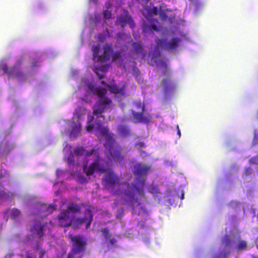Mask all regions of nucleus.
I'll use <instances>...</instances> for the list:
<instances>
[{
  "instance_id": "obj_29",
  "label": "nucleus",
  "mask_w": 258,
  "mask_h": 258,
  "mask_svg": "<svg viewBox=\"0 0 258 258\" xmlns=\"http://www.w3.org/2000/svg\"><path fill=\"white\" fill-rule=\"evenodd\" d=\"M101 70V68H94L93 70L94 73L97 75V77L100 80L103 79L104 77V73H100L101 72L100 71Z\"/></svg>"
},
{
  "instance_id": "obj_34",
  "label": "nucleus",
  "mask_w": 258,
  "mask_h": 258,
  "mask_svg": "<svg viewBox=\"0 0 258 258\" xmlns=\"http://www.w3.org/2000/svg\"><path fill=\"white\" fill-rule=\"evenodd\" d=\"M103 15L105 19H108L111 18V13L109 11L106 10L104 11Z\"/></svg>"
},
{
  "instance_id": "obj_51",
  "label": "nucleus",
  "mask_w": 258,
  "mask_h": 258,
  "mask_svg": "<svg viewBox=\"0 0 258 258\" xmlns=\"http://www.w3.org/2000/svg\"><path fill=\"white\" fill-rule=\"evenodd\" d=\"M4 177V175L1 174L0 175V186L2 185V182L1 181V179Z\"/></svg>"
},
{
  "instance_id": "obj_25",
  "label": "nucleus",
  "mask_w": 258,
  "mask_h": 258,
  "mask_svg": "<svg viewBox=\"0 0 258 258\" xmlns=\"http://www.w3.org/2000/svg\"><path fill=\"white\" fill-rule=\"evenodd\" d=\"M21 215V212L17 209H13L10 213L11 218L13 219H16Z\"/></svg>"
},
{
  "instance_id": "obj_39",
  "label": "nucleus",
  "mask_w": 258,
  "mask_h": 258,
  "mask_svg": "<svg viewBox=\"0 0 258 258\" xmlns=\"http://www.w3.org/2000/svg\"><path fill=\"white\" fill-rule=\"evenodd\" d=\"M249 163L251 164H258V157H254L249 160Z\"/></svg>"
},
{
  "instance_id": "obj_52",
  "label": "nucleus",
  "mask_w": 258,
  "mask_h": 258,
  "mask_svg": "<svg viewBox=\"0 0 258 258\" xmlns=\"http://www.w3.org/2000/svg\"><path fill=\"white\" fill-rule=\"evenodd\" d=\"M138 144L141 147L144 146V144L143 142H140Z\"/></svg>"
},
{
  "instance_id": "obj_14",
  "label": "nucleus",
  "mask_w": 258,
  "mask_h": 258,
  "mask_svg": "<svg viewBox=\"0 0 258 258\" xmlns=\"http://www.w3.org/2000/svg\"><path fill=\"white\" fill-rule=\"evenodd\" d=\"M132 114L136 123H144L148 124L151 119V115H145L143 112H137L132 111Z\"/></svg>"
},
{
  "instance_id": "obj_12",
  "label": "nucleus",
  "mask_w": 258,
  "mask_h": 258,
  "mask_svg": "<svg viewBox=\"0 0 258 258\" xmlns=\"http://www.w3.org/2000/svg\"><path fill=\"white\" fill-rule=\"evenodd\" d=\"M158 24L159 22L157 19H147V22L143 24V32L144 33L158 32L160 29Z\"/></svg>"
},
{
  "instance_id": "obj_23",
  "label": "nucleus",
  "mask_w": 258,
  "mask_h": 258,
  "mask_svg": "<svg viewBox=\"0 0 258 258\" xmlns=\"http://www.w3.org/2000/svg\"><path fill=\"white\" fill-rule=\"evenodd\" d=\"M148 191L152 194H157L160 193L159 189L158 186L153 184L149 186Z\"/></svg>"
},
{
  "instance_id": "obj_40",
  "label": "nucleus",
  "mask_w": 258,
  "mask_h": 258,
  "mask_svg": "<svg viewBox=\"0 0 258 258\" xmlns=\"http://www.w3.org/2000/svg\"><path fill=\"white\" fill-rule=\"evenodd\" d=\"M151 12L156 15H158L159 13L158 9L156 7H153L151 9Z\"/></svg>"
},
{
  "instance_id": "obj_22",
  "label": "nucleus",
  "mask_w": 258,
  "mask_h": 258,
  "mask_svg": "<svg viewBox=\"0 0 258 258\" xmlns=\"http://www.w3.org/2000/svg\"><path fill=\"white\" fill-rule=\"evenodd\" d=\"M132 46L134 51L136 53H139L142 52L143 50V46L140 42H134L132 44Z\"/></svg>"
},
{
  "instance_id": "obj_26",
  "label": "nucleus",
  "mask_w": 258,
  "mask_h": 258,
  "mask_svg": "<svg viewBox=\"0 0 258 258\" xmlns=\"http://www.w3.org/2000/svg\"><path fill=\"white\" fill-rule=\"evenodd\" d=\"M89 151L86 152L83 147H77V148L75 149V150L74 151V153L77 156H82V155H85V156H86V154Z\"/></svg>"
},
{
  "instance_id": "obj_3",
  "label": "nucleus",
  "mask_w": 258,
  "mask_h": 258,
  "mask_svg": "<svg viewBox=\"0 0 258 258\" xmlns=\"http://www.w3.org/2000/svg\"><path fill=\"white\" fill-rule=\"evenodd\" d=\"M91 156L95 158L93 162L89 166L87 162L83 165V171L86 175L90 176L95 172L105 173L109 170V162L100 157L97 151L94 149L90 150L86 154V158Z\"/></svg>"
},
{
  "instance_id": "obj_37",
  "label": "nucleus",
  "mask_w": 258,
  "mask_h": 258,
  "mask_svg": "<svg viewBox=\"0 0 258 258\" xmlns=\"http://www.w3.org/2000/svg\"><path fill=\"white\" fill-rule=\"evenodd\" d=\"M10 197L9 194L6 193L4 190L0 191V198L4 199L6 198H8Z\"/></svg>"
},
{
  "instance_id": "obj_48",
  "label": "nucleus",
  "mask_w": 258,
  "mask_h": 258,
  "mask_svg": "<svg viewBox=\"0 0 258 258\" xmlns=\"http://www.w3.org/2000/svg\"><path fill=\"white\" fill-rule=\"evenodd\" d=\"M116 242V240L115 238H112L110 239V243L111 245H113Z\"/></svg>"
},
{
  "instance_id": "obj_28",
  "label": "nucleus",
  "mask_w": 258,
  "mask_h": 258,
  "mask_svg": "<svg viewBox=\"0 0 258 258\" xmlns=\"http://www.w3.org/2000/svg\"><path fill=\"white\" fill-rule=\"evenodd\" d=\"M222 243L225 246H230L232 244V240L229 235H226L223 238Z\"/></svg>"
},
{
  "instance_id": "obj_33",
  "label": "nucleus",
  "mask_w": 258,
  "mask_h": 258,
  "mask_svg": "<svg viewBox=\"0 0 258 258\" xmlns=\"http://www.w3.org/2000/svg\"><path fill=\"white\" fill-rule=\"evenodd\" d=\"M252 173H253L252 170L250 168L247 167V168H246L244 170V175L245 176H249V175L252 174Z\"/></svg>"
},
{
  "instance_id": "obj_27",
  "label": "nucleus",
  "mask_w": 258,
  "mask_h": 258,
  "mask_svg": "<svg viewBox=\"0 0 258 258\" xmlns=\"http://www.w3.org/2000/svg\"><path fill=\"white\" fill-rule=\"evenodd\" d=\"M247 247V243L244 240H240L237 245V250L241 251L245 249Z\"/></svg>"
},
{
  "instance_id": "obj_30",
  "label": "nucleus",
  "mask_w": 258,
  "mask_h": 258,
  "mask_svg": "<svg viewBox=\"0 0 258 258\" xmlns=\"http://www.w3.org/2000/svg\"><path fill=\"white\" fill-rule=\"evenodd\" d=\"M158 14L161 20L162 21H166L168 18V16L164 10H161Z\"/></svg>"
},
{
  "instance_id": "obj_9",
  "label": "nucleus",
  "mask_w": 258,
  "mask_h": 258,
  "mask_svg": "<svg viewBox=\"0 0 258 258\" xmlns=\"http://www.w3.org/2000/svg\"><path fill=\"white\" fill-rule=\"evenodd\" d=\"M111 100L107 97H103L98 101L97 108H94L93 110L94 115L97 117H103L102 115L105 109L109 108V106L111 103Z\"/></svg>"
},
{
  "instance_id": "obj_7",
  "label": "nucleus",
  "mask_w": 258,
  "mask_h": 258,
  "mask_svg": "<svg viewBox=\"0 0 258 258\" xmlns=\"http://www.w3.org/2000/svg\"><path fill=\"white\" fill-rule=\"evenodd\" d=\"M120 182V178L110 168L102 178V183L106 188H113Z\"/></svg>"
},
{
  "instance_id": "obj_18",
  "label": "nucleus",
  "mask_w": 258,
  "mask_h": 258,
  "mask_svg": "<svg viewBox=\"0 0 258 258\" xmlns=\"http://www.w3.org/2000/svg\"><path fill=\"white\" fill-rule=\"evenodd\" d=\"M133 21L131 16L128 15H121L117 18L116 22L119 24L121 27L126 25L128 22Z\"/></svg>"
},
{
  "instance_id": "obj_44",
  "label": "nucleus",
  "mask_w": 258,
  "mask_h": 258,
  "mask_svg": "<svg viewBox=\"0 0 258 258\" xmlns=\"http://www.w3.org/2000/svg\"><path fill=\"white\" fill-rule=\"evenodd\" d=\"M26 258H36L35 255H33L32 253H27Z\"/></svg>"
},
{
  "instance_id": "obj_15",
  "label": "nucleus",
  "mask_w": 258,
  "mask_h": 258,
  "mask_svg": "<svg viewBox=\"0 0 258 258\" xmlns=\"http://www.w3.org/2000/svg\"><path fill=\"white\" fill-rule=\"evenodd\" d=\"M88 87L93 94L98 96L100 99L103 98L107 93V90L105 88H95L93 85H89Z\"/></svg>"
},
{
  "instance_id": "obj_41",
  "label": "nucleus",
  "mask_w": 258,
  "mask_h": 258,
  "mask_svg": "<svg viewBox=\"0 0 258 258\" xmlns=\"http://www.w3.org/2000/svg\"><path fill=\"white\" fill-rule=\"evenodd\" d=\"M67 162L68 164H74V160L73 159V156L71 155L70 156L68 157Z\"/></svg>"
},
{
  "instance_id": "obj_45",
  "label": "nucleus",
  "mask_w": 258,
  "mask_h": 258,
  "mask_svg": "<svg viewBox=\"0 0 258 258\" xmlns=\"http://www.w3.org/2000/svg\"><path fill=\"white\" fill-rule=\"evenodd\" d=\"M45 253V251L44 250H41L39 252V258H43V256Z\"/></svg>"
},
{
  "instance_id": "obj_2",
  "label": "nucleus",
  "mask_w": 258,
  "mask_h": 258,
  "mask_svg": "<svg viewBox=\"0 0 258 258\" xmlns=\"http://www.w3.org/2000/svg\"><path fill=\"white\" fill-rule=\"evenodd\" d=\"M98 128L100 134L105 137L106 141L104 146L108 150L112 160L116 162H123L124 157L121 153L122 149L113 138L114 135L109 133L107 127H102L101 124H99Z\"/></svg>"
},
{
  "instance_id": "obj_49",
  "label": "nucleus",
  "mask_w": 258,
  "mask_h": 258,
  "mask_svg": "<svg viewBox=\"0 0 258 258\" xmlns=\"http://www.w3.org/2000/svg\"><path fill=\"white\" fill-rule=\"evenodd\" d=\"M177 134L178 135L179 137H180L181 136V132L179 130L178 125H177Z\"/></svg>"
},
{
  "instance_id": "obj_19",
  "label": "nucleus",
  "mask_w": 258,
  "mask_h": 258,
  "mask_svg": "<svg viewBox=\"0 0 258 258\" xmlns=\"http://www.w3.org/2000/svg\"><path fill=\"white\" fill-rule=\"evenodd\" d=\"M101 83L103 85L106 86L111 92H112L115 94H119L120 95L124 94L123 89L119 88L115 85H106V84L104 81H102Z\"/></svg>"
},
{
  "instance_id": "obj_43",
  "label": "nucleus",
  "mask_w": 258,
  "mask_h": 258,
  "mask_svg": "<svg viewBox=\"0 0 258 258\" xmlns=\"http://www.w3.org/2000/svg\"><path fill=\"white\" fill-rule=\"evenodd\" d=\"M124 35L123 33H118L117 34V40H119L120 39L122 38V37Z\"/></svg>"
},
{
  "instance_id": "obj_38",
  "label": "nucleus",
  "mask_w": 258,
  "mask_h": 258,
  "mask_svg": "<svg viewBox=\"0 0 258 258\" xmlns=\"http://www.w3.org/2000/svg\"><path fill=\"white\" fill-rule=\"evenodd\" d=\"M128 182H124L123 183L124 184H125V185H126V187H127V183ZM126 189V187H125V188H123L121 190H120L119 188L117 189L116 191V194L117 195H118V196H119L120 197V199H121V192H122V191H123L124 189ZM121 202H122V200H121ZM120 204H121V202H120Z\"/></svg>"
},
{
  "instance_id": "obj_16",
  "label": "nucleus",
  "mask_w": 258,
  "mask_h": 258,
  "mask_svg": "<svg viewBox=\"0 0 258 258\" xmlns=\"http://www.w3.org/2000/svg\"><path fill=\"white\" fill-rule=\"evenodd\" d=\"M118 133L122 137H126L132 135V133L129 127L124 124H121L117 126Z\"/></svg>"
},
{
  "instance_id": "obj_46",
  "label": "nucleus",
  "mask_w": 258,
  "mask_h": 258,
  "mask_svg": "<svg viewBox=\"0 0 258 258\" xmlns=\"http://www.w3.org/2000/svg\"><path fill=\"white\" fill-rule=\"evenodd\" d=\"M97 68H101L102 70L100 71L101 73H105L106 71V67L105 66L97 67Z\"/></svg>"
},
{
  "instance_id": "obj_20",
  "label": "nucleus",
  "mask_w": 258,
  "mask_h": 258,
  "mask_svg": "<svg viewBox=\"0 0 258 258\" xmlns=\"http://www.w3.org/2000/svg\"><path fill=\"white\" fill-rule=\"evenodd\" d=\"M81 210V207L80 205L72 203L68 206L67 209L65 211H69V214L72 215V214H75L79 212Z\"/></svg>"
},
{
  "instance_id": "obj_42",
  "label": "nucleus",
  "mask_w": 258,
  "mask_h": 258,
  "mask_svg": "<svg viewBox=\"0 0 258 258\" xmlns=\"http://www.w3.org/2000/svg\"><path fill=\"white\" fill-rule=\"evenodd\" d=\"M89 124L86 126V130L88 132H91L94 127L93 124L91 123H88Z\"/></svg>"
},
{
  "instance_id": "obj_35",
  "label": "nucleus",
  "mask_w": 258,
  "mask_h": 258,
  "mask_svg": "<svg viewBox=\"0 0 258 258\" xmlns=\"http://www.w3.org/2000/svg\"><path fill=\"white\" fill-rule=\"evenodd\" d=\"M120 56V53L118 52H116L114 53L112 55V60L115 61L117 59H118Z\"/></svg>"
},
{
  "instance_id": "obj_1",
  "label": "nucleus",
  "mask_w": 258,
  "mask_h": 258,
  "mask_svg": "<svg viewBox=\"0 0 258 258\" xmlns=\"http://www.w3.org/2000/svg\"><path fill=\"white\" fill-rule=\"evenodd\" d=\"M151 166L142 163H136L132 170L133 175L135 176L133 182L127 183L126 189L121 192V205L125 206L127 209L130 208L135 213L137 207L140 206L141 210L138 212L139 215L141 212L147 213L144 206L138 196L144 197V186L149 172Z\"/></svg>"
},
{
  "instance_id": "obj_53",
  "label": "nucleus",
  "mask_w": 258,
  "mask_h": 258,
  "mask_svg": "<svg viewBox=\"0 0 258 258\" xmlns=\"http://www.w3.org/2000/svg\"><path fill=\"white\" fill-rule=\"evenodd\" d=\"M36 66V65H35V64H32V67H34V66Z\"/></svg>"
},
{
  "instance_id": "obj_10",
  "label": "nucleus",
  "mask_w": 258,
  "mask_h": 258,
  "mask_svg": "<svg viewBox=\"0 0 258 258\" xmlns=\"http://www.w3.org/2000/svg\"><path fill=\"white\" fill-rule=\"evenodd\" d=\"M59 225L61 227H68L72 224L73 215L69 214V211L62 210L57 217Z\"/></svg>"
},
{
  "instance_id": "obj_36",
  "label": "nucleus",
  "mask_w": 258,
  "mask_h": 258,
  "mask_svg": "<svg viewBox=\"0 0 258 258\" xmlns=\"http://www.w3.org/2000/svg\"><path fill=\"white\" fill-rule=\"evenodd\" d=\"M135 105H136V106L137 107V108H142V111H144L145 106L144 105H142L141 102H140V101L137 102L136 103Z\"/></svg>"
},
{
  "instance_id": "obj_17",
  "label": "nucleus",
  "mask_w": 258,
  "mask_h": 258,
  "mask_svg": "<svg viewBox=\"0 0 258 258\" xmlns=\"http://www.w3.org/2000/svg\"><path fill=\"white\" fill-rule=\"evenodd\" d=\"M43 228L44 226L40 222L37 221L34 224L31 231H34L37 236L40 238L44 235Z\"/></svg>"
},
{
  "instance_id": "obj_54",
  "label": "nucleus",
  "mask_w": 258,
  "mask_h": 258,
  "mask_svg": "<svg viewBox=\"0 0 258 258\" xmlns=\"http://www.w3.org/2000/svg\"><path fill=\"white\" fill-rule=\"evenodd\" d=\"M123 184H124L123 183H122L121 184V185H123Z\"/></svg>"
},
{
  "instance_id": "obj_4",
  "label": "nucleus",
  "mask_w": 258,
  "mask_h": 258,
  "mask_svg": "<svg viewBox=\"0 0 258 258\" xmlns=\"http://www.w3.org/2000/svg\"><path fill=\"white\" fill-rule=\"evenodd\" d=\"M70 239L73 244L68 258H74L77 255H78V258H82L86 249V241L80 235L71 236Z\"/></svg>"
},
{
  "instance_id": "obj_24",
  "label": "nucleus",
  "mask_w": 258,
  "mask_h": 258,
  "mask_svg": "<svg viewBox=\"0 0 258 258\" xmlns=\"http://www.w3.org/2000/svg\"><path fill=\"white\" fill-rule=\"evenodd\" d=\"M5 148L3 149L2 147V145L0 147V156L2 154L7 155L11 151V149L9 148V144L8 143H6L5 144Z\"/></svg>"
},
{
  "instance_id": "obj_50",
  "label": "nucleus",
  "mask_w": 258,
  "mask_h": 258,
  "mask_svg": "<svg viewBox=\"0 0 258 258\" xmlns=\"http://www.w3.org/2000/svg\"><path fill=\"white\" fill-rule=\"evenodd\" d=\"M184 193L183 191H181V197H180V199L181 200H183L184 199Z\"/></svg>"
},
{
  "instance_id": "obj_21",
  "label": "nucleus",
  "mask_w": 258,
  "mask_h": 258,
  "mask_svg": "<svg viewBox=\"0 0 258 258\" xmlns=\"http://www.w3.org/2000/svg\"><path fill=\"white\" fill-rule=\"evenodd\" d=\"M81 131V126L80 124L76 125L75 124V126H73L72 130L70 133L71 137H73L74 138L77 137L79 134L80 133Z\"/></svg>"
},
{
  "instance_id": "obj_6",
  "label": "nucleus",
  "mask_w": 258,
  "mask_h": 258,
  "mask_svg": "<svg viewBox=\"0 0 258 258\" xmlns=\"http://www.w3.org/2000/svg\"><path fill=\"white\" fill-rule=\"evenodd\" d=\"M100 46L99 44L93 47V59L94 61L105 62L110 59V55L113 52L112 48L109 45L103 47V53L100 54Z\"/></svg>"
},
{
  "instance_id": "obj_5",
  "label": "nucleus",
  "mask_w": 258,
  "mask_h": 258,
  "mask_svg": "<svg viewBox=\"0 0 258 258\" xmlns=\"http://www.w3.org/2000/svg\"><path fill=\"white\" fill-rule=\"evenodd\" d=\"M22 63V59H20L12 68H8L7 64L3 63L0 66V68L4 71V73L7 74L11 77H15L18 79L26 80V74L19 69Z\"/></svg>"
},
{
  "instance_id": "obj_13",
  "label": "nucleus",
  "mask_w": 258,
  "mask_h": 258,
  "mask_svg": "<svg viewBox=\"0 0 258 258\" xmlns=\"http://www.w3.org/2000/svg\"><path fill=\"white\" fill-rule=\"evenodd\" d=\"M85 216L83 218H78L77 220L79 224H86V228L88 229L93 221V215L91 210L87 209L84 211Z\"/></svg>"
},
{
  "instance_id": "obj_32",
  "label": "nucleus",
  "mask_w": 258,
  "mask_h": 258,
  "mask_svg": "<svg viewBox=\"0 0 258 258\" xmlns=\"http://www.w3.org/2000/svg\"><path fill=\"white\" fill-rule=\"evenodd\" d=\"M124 214V210L123 208H121L120 209H119L117 211V214L116 215V217L117 219L121 218Z\"/></svg>"
},
{
  "instance_id": "obj_11",
  "label": "nucleus",
  "mask_w": 258,
  "mask_h": 258,
  "mask_svg": "<svg viewBox=\"0 0 258 258\" xmlns=\"http://www.w3.org/2000/svg\"><path fill=\"white\" fill-rule=\"evenodd\" d=\"M162 85L163 87V93L165 96L172 95L176 89V85L169 78L162 80Z\"/></svg>"
},
{
  "instance_id": "obj_8",
  "label": "nucleus",
  "mask_w": 258,
  "mask_h": 258,
  "mask_svg": "<svg viewBox=\"0 0 258 258\" xmlns=\"http://www.w3.org/2000/svg\"><path fill=\"white\" fill-rule=\"evenodd\" d=\"M180 40L178 38H173L169 41H167L166 39H157L156 42L158 48L161 47L166 50H171L178 47Z\"/></svg>"
},
{
  "instance_id": "obj_31",
  "label": "nucleus",
  "mask_w": 258,
  "mask_h": 258,
  "mask_svg": "<svg viewBox=\"0 0 258 258\" xmlns=\"http://www.w3.org/2000/svg\"><path fill=\"white\" fill-rule=\"evenodd\" d=\"M102 232L103 236L106 238H109L110 237V234L109 233V229L107 228H104L102 229Z\"/></svg>"
},
{
  "instance_id": "obj_47",
  "label": "nucleus",
  "mask_w": 258,
  "mask_h": 258,
  "mask_svg": "<svg viewBox=\"0 0 258 258\" xmlns=\"http://www.w3.org/2000/svg\"><path fill=\"white\" fill-rule=\"evenodd\" d=\"M93 119H94V117L93 116L90 115V116H88V123H91V122L93 121Z\"/></svg>"
}]
</instances>
